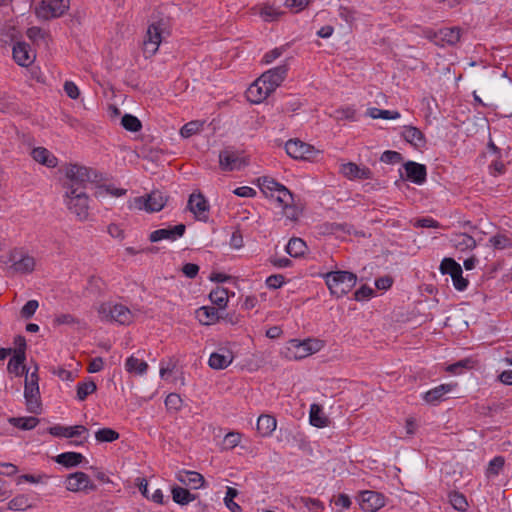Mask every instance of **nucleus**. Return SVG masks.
Wrapping results in <instances>:
<instances>
[{
	"instance_id": "1",
	"label": "nucleus",
	"mask_w": 512,
	"mask_h": 512,
	"mask_svg": "<svg viewBox=\"0 0 512 512\" xmlns=\"http://www.w3.org/2000/svg\"><path fill=\"white\" fill-rule=\"evenodd\" d=\"M0 263L9 275H27L34 272L36 259L23 247H14L0 256Z\"/></svg>"
},
{
	"instance_id": "2",
	"label": "nucleus",
	"mask_w": 512,
	"mask_h": 512,
	"mask_svg": "<svg viewBox=\"0 0 512 512\" xmlns=\"http://www.w3.org/2000/svg\"><path fill=\"white\" fill-rule=\"evenodd\" d=\"M64 204L71 214L83 222L89 218V196L83 186H67L64 194Z\"/></svg>"
},
{
	"instance_id": "3",
	"label": "nucleus",
	"mask_w": 512,
	"mask_h": 512,
	"mask_svg": "<svg viewBox=\"0 0 512 512\" xmlns=\"http://www.w3.org/2000/svg\"><path fill=\"white\" fill-rule=\"evenodd\" d=\"M324 279L330 293L340 298L352 290L357 276L349 271H332L326 273Z\"/></svg>"
},
{
	"instance_id": "4",
	"label": "nucleus",
	"mask_w": 512,
	"mask_h": 512,
	"mask_svg": "<svg viewBox=\"0 0 512 512\" xmlns=\"http://www.w3.org/2000/svg\"><path fill=\"white\" fill-rule=\"evenodd\" d=\"M100 317L106 321H114L121 325H129L134 321V313L123 304L102 303L98 308Z\"/></svg>"
},
{
	"instance_id": "5",
	"label": "nucleus",
	"mask_w": 512,
	"mask_h": 512,
	"mask_svg": "<svg viewBox=\"0 0 512 512\" xmlns=\"http://www.w3.org/2000/svg\"><path fill=\"white\" fill-rule=\"evenodd\" d=\"M39 377L37 369L29 376H26L24 387V398L27 410L33 414H40L42 411V403L39 390Z\"/></svg>"
},
{
	"instance_id": "6",
	"label": "nucleus",
	"mask_w": 512,
	"mask_h": 512,
	"mask_svg": "<svg viewBox=\"0 0 512 512\" xmlns=\"http://www.w3.org/2000/svg\"><path fill=\"white\" fill-rule=\"evenodd\" d=\"M166 27L164 19L153 21L147 29L146 36L143 41V52L146 57L155 55L162 42V33Z\"/></svg>"
},
{
	"instance_id": "7",
	"label": "nucleus",
	"mask_w": 512,
	"mask_h": 512,
	"mask_svg": "<svg viewBox=\"0 0 512 512\" xmlns=\"http://www.w3.org/2000/svg\"><path fill=\"white\" fill-rule=\"evenodd\" d=\"M322 348V342L316 339H305L303 341L293 339L287 347V356L290 359L300 360L306 358Z\"/></svg>"
},
{
	"instance_id": "8",
	"label": "nucleus",
	"mask_w": 512,
	"mask_h": 512,
	"mask_svg": "<svg viewBox=\"0 0 512 512\" xmlns=\"http://www.w3.org/2000/svg\"><path fill=\"white\" fill-rule=\"evenodd\" d=\"M168 197L161 191L154 190L146 196H139L134 198L133 207L137 210H144L146 212H159L164 208Z\"/></svg>"
},
{
	"instance_id": "9",
	"label": "nucleus",
	"mask_w": 512,
	"mask_h": 512,
	"mask_svg": "<svg viewBox=\"0 0 512 512\" xmlns=\"http://www.w3.org/2000/svg\"><path fill=\"white\" fill-rule=\"evenodd\" d=\"M285 150L294 159L309 161L314 160L320 153L314 146L299 139L288 140L285 144Z\"/></svg>"
},
{
	"instance_id": "10",
	"label": "nucleus",
	"mask_w": 512,
	"mask_h": 512,
	"mask_svg": "<svg viewBox=\"0 0 512 512\" xmlns=\"http://www.w3.org/2000/svg\"><path fill=\"white\" fill-rule=\"evenodd\" d=\"M68 7V0H42L35 8V13L38 18L48 20L60 17Z\"/></svg>"
},
{
	"instance_id": "11",
	"label": "nucleus",
	"mask_w": 512,
	"mask_h": 512,
	"mask_svg": "<svg viewBox=\"0 0 512 512\" xmlns=\"http://www.w3.org/2000/svg\"><path fill=\"white\" fill-rule=\"evenodd\" d=\"M442 274H449L452 278L454 287L463 291L468 286V280L462 275L461 266L452 258H444L440 264Z\"/></svg>"
},
{
	"instance_id": "12",
	"label": "nucleus",
	"mask_w": 512,
	"mask_h": 512,
	"mask_svg": "<svg viewBox=\"0 0 512 512\" xmlns=\"http://www.w3.org/2000/svg\"><path fill=\"white\" fill-rule=\"evenodd\" d=\"M65 176L67 178V182L65 183V188L67 186H83L88 183L91 179V170L85 166H81L78 164H70L65 171Z\"/></svg>"
},
{
	"instance_id": "13",
	"label": "nucleus",
	"mask_w": 512,
	"mask_h": 512,
	"mask_svg": "<svg viewBox=\"0 0 512 512\" xmlns=\"http://www.w3.org/2000/svg\"><path fill=\"white\" fill-rule=\"evenodd\" d=\"M65 486L71 492L94 491L96 489V485L84 472H75L68 475Z\"/></svg>"
},
{
	"instance_id": "14",
	"label": "nucleus",
	"mask_w": 512,
	"mask_h": 512,
	"mask_svg": "<svg viewBox=\"0 0 512 512\" xmlns=\"http://www.w3.org/2000/svg\"><path fill=\"white\" fill-rule=\"evenodd\" d=\"M386 504V498L376 491H363L360 494V507L364 512H376Z\"/></svg>"
},
{
	"instance_id": "15",
	"label": "nucleus",
	"mask_w": 512,
	"mask_h": 512,
	"mask_svg": "<svg viewBox=\"0 0 512 512\" xmlns=\"http://www.w3.org/2000/svg\"><path fill=\"white\" fill-rule=\"evenodd\" d=\"M246 165L245 158L241 157L236 151L225 149L219 154V166L223 171L239 170Z\"/></svg>"
},
{
	"instance_id": "16",
	"label": "nucleus",
	"mask_w": 512,
	"mask_h": 512,
	"mask_svg": "<svg viewBox=\"0 0 512 512\" xmlns=\"http://www.w3.org/2000/svg\"><path fill=\"white\" fill-rule=\"evenodd\" d=\"M185 231L186 226L181 223L175 226H169L151 232L149 235V240L153 243L162 240L175 241L176 239L182 237Z\"/></svg>"
},
{
	"instance_id": "17",
	"label": "nucleus",
	"mask_w": 512,
	"mask_h": 512,
	"mask_svg": "<svg viewBox=\"0 0 512 512\" xmlns=\"http://www.w3.org/2000/svg\"><path fill=\"white\" fill-rule=\"evenodd\" d=\"M273 90L269 88L267 82L260 76L247 89L246 97L252 103H260L265 100Z\"/></svg>"
},
{
	"instance_id": "18",
	"label": "nucleus",
	"mask_w": 512,
	"mask_h": 512,
	"mask_svg": "<svg viewBox=\"0 0 512 512\" xmlns=\"http://www.w3.org/2000/svg\"><path fill=\"white\" fill-rule=\"evenodd\" d=\"M12 56L14 61L21 67H29L36 58L29 44L23 41H17L13 45Z\"/></svg>"
},
{
	"instance_id": "19",
	"label": "nucleus",
	"mask_w": 512,
	"mask_h": 512,
	"mask_svg": "<svg viewBox=\"0 0 512 512\" xmlns=\"http://www.w3.org/2000/svg\"><path fill=\"white\" fill-rule=\"evenodd\" d=\"M340 173L349 180H368L373 178L372 171L365 166L348 162L341 165Z\"/></svg>"
},
{
	"instance_id": "20",
	"label": "nucleus",
	"mask_w": 512,
	"mask_h": 512,
	"mask_svg": "<svg viewBox=\"0 0 512 512\" xmlns=\"http://www.w3.org/2000/svg\"><path fill=\"white\" fill-rule=\"evenodd\" d=\"M428 37L437 45H455L460 40L461 30L457 27L443 28Z\"/></svg>"
},
{
	"instance_id": "21",
	"label": "nucleus",
	"mask_w": 512,
	"mask_h": 512,
	"mask_svg": "<svg viewBox=\"0 0 512 512\" xmlns=\"http://www.w3.org/2000/svg\"><path fill=\"white\" fill-rule=\"evenodd\" d=\"M187 207L199 220L207 218L209 205L201 193H192L189 197Z\"/></svg>"
},
{
	"instance_id": "22",
	"label": "nucleus",
	"mask_w": 512,
	"mask_h": 512,
	"mask_svg": "<svg viewBox=\"0 0 512 512\" xmlns=\"http://www.w3.org/2000/svg\"><path fill=\"white\" fill-rule=\"evenodd\" d=\"M287 72L288 66L283 64L264 72L261 77L267 82L269 88L275 91L286 78Z\"/></svg>"
},
{
	"instance_id": "23",
	"label": "nucleus",
	"mask_w": 512,
	"mask_h": 512,
	"mask_svg": "<svg viewBox=\"0 0 512 512\" xmlns=\"http://www.w3.org/2000/svg\"><path fill=\"white\" fill-rule=\"evenodd\" d=\"M406 176L415 184L421 185L426 181L427 169L423 164L414 161H408L404 164Z\"/></svg>"
},
{
	"instance_id": "24",
	"label": "nucleus",
	"mask_w": 512,
	"mask_h": 512,
	"mask_svg": "<svg viewBox=\"0 0 512 512\" xmlns=\"http://www.w3.org/2000/svg\"><path fill=\"white\" fill-rule=\"evenodd\" d=\"M454 387H455V385H453V384H441V385L427 391L423 395V399L426 403L435 405V404L441 402L442 400H444V396L447 393L451 392Z\"/></svg>"
},
{
	"instance_id": "25",
	"label": "nucleus",
	"mask_w": 512,
	"mask_h": 512,
	"mask_svg": "<svg viewBox=\"0 0 512 512\" xmlns=\"http://www.w3.org/2000/svg\"><path fill=\"white\" fill-rule=\"evenodd\" d=\"M402 136L408 143H410L415 148H422L426 144L424 134L415 126H404Z\"/></svg>"
},
{
	"instance_id": "26",
	"label": "nucleus",
	"mask_w": 512,
	"mask_h": 512,
	"mask_svg": "<svg viewBox=\"0 0 512 512\" xmlns=\"http://www.w3.org/2000/svg\"><path fill=\"white\" fill-rule=\"evenodd\" d=\"M234 355L229 350H224L222 352H214L209 357V366L212 369H225L227 368L233 361Z\"/></svg>"
},
{
	"instance_id": "27",
	"label": "nucleus",
	"mask_w": 512,
	"mask_h": 512,
	"mask_svg": "<svg viewBox=\"0 0 512 512\" xmlns=\"http://www.w3.org/2000/svg\"><path fill=\"white\" fill-rule=\"evenodd\" d=\"M196 318L203 325H212L219 322L222 316L215 307L202 306L196 310Z\"/></svg>"
},
{
	"instance_id": "28",
	"label": "nucleus",
	"mask_w": 512,
	"mask_h": 512,
	"mask_svg": "<svg viewBox=\"0 0 512 512\" xmlns=\"http://www.w3.org/2000/svg\"><path fill=\"white\" fill-rule=\"evenodd\" d=\"M87 432V428L83 425H76L65 427L61 425H55L49 428V433L55 437L72 438Z\"/></svg>"
},
{
	"instance_id": "29",
	"label": "nucleus",
	"mask_w": 512,
	"mask_h": 512,
	"mask_svg": "<svg viewBox=\"0 0 512 512\" xmlns=\"http://www.w3.org/2000/svg\"><path fill=\"white\" fill-rule=\"evenodd\" d=\"M276 426L277 421L275 417L268 414L259 416L257 421V431L261 436H270L275 431Z\"/></svg>"
},
{
	"instance_id": "30",
	"label": "nucleus",
	"mask_w": 512,
	"mask_h": 512,
	"mask_svg": "<svg viewBox=\"0 0 512 512\" xmlns=\"http://www.w3.org/2000/svg\"><path fill=\"white\" fill-rule=\"evenodd\" d=\"M32 157L36 162L50 168L57 165V158L44 147L34 148L32 151Z\"/></svg>"
},
{
	"instance_id": "31",
	"label": "nucleus",
	"mask_w": 512,
	"mask_h": 512,
	"mask_svg": "<svg viewBox=\"0 0 512 512\" xmlns=\"http://www.w3.org/2000/svg\"><path fill=\"white\" fill-rule=\"evenodd\" d=\"M309 419L311 425L317 428H324L329 424L328 417L323 413L322 407L318 404L310 406Z\"/></svg>"
},
{
	"instance_id": "32",
	"label": "nucleus",
	"mask_w": 512,
	"mask_h": 512,
	"mask_svg": "<svg viewBox=\"0 0 512 512\" xmlns=\"http://www.w3.org/2000/svg\"><path fill=\"white\" fill-rule=\"evenodd\" d=\"M54 326L67 325L71 327L83 328L85 327V323L70 313H60L56 314L53 319Z\"/></svg>"
},
{
	"instance_id": "33",
	"label": "nucleus",
	"mask_w": 512,
	"mask_h": 512,
	"mask_svg": "<svg viewBox=\"0 0 512 512\" xmlns=\"http://www.w3.org/2000/svg\"><path fill=\"white\" fill-rule=\"evenodd\" d=\"M177 479L185 485H191L194 489L202 487L205 482L204 477L195 471H187L183 474H179Z\"/></svg>"
},
{
	"instance_id": "34",
	"label": "nucleus",
	"mask_w": 512,
	"mask_h": 512,
	"mask_svg": "<svg viewBox=\"0 0 512 512\" xmlns=\"http://www.w3.org/2000/svg\"><path fill=\"white\" fill-rule=\"evenodd\" d=\"M255 9L258 10L262 19L267 22L276 21L283 15V11L270 4H262Z\"/></svg>"
},
{
	"instance_id": "35",
	"label": "nucleus",
	"mask_w": 512,
	"mask_h": 512,
	"mask_svg": "<svg viewBox=\"0 0 512 512\" xmlns=\"http://www.w3.org/2000/svg\"><path fill=\"white\" fill-rule=\"evenodd\" d=\"M452 242L454 246L460 251L472 250L476 247L475 239L466 233L455 234L453 236Z\"/></svg>"
},
{
	"instance_id": "36",
	"label": "nucleus",
	"mask_w": 512,
	"mask_h": 512,
	"mask_svg": "<svg viewBox=\"0 0 512 512\" xmlns=\"http://www.w3.org/2000/svg\"><path fill=\"white\" fill-rule=\"evenodd\" d=\"M56 462L65 467H75L82 463L84 456L77 452H65L56 457Z\"/></svg>"
},
{
	"instance_id": "37",
	"label": "nucleus",
	"mask_w": 512,
	"mask_h": 512,
	"mask_svg": "<svg viewBox=\"0 0 512 512\" xmlns=\"http://www.w3.org/2000/svg\"><path fill=\"white\" fill-rule=\"evenodd\" d=\"M307 250L306 243L297 237H293L289 240L286 246V252L294 258L301 257L305 254Z\"/></svg>"
},
{
	"instance_id": "38",
	"label": "nucleus",
	"mask_w": 512,
	"mask_h": 512,
	"mask_svg": "<svg viewBox=\"0 0 512 512\" xmlns=\"http://www.w3.org/2000/svg\"><path fill=\"white\" fill-rule=\"evenodd\" d=\"M125 369L128 373L143 375L147 372L148 364L134 356H130L125 362Z\"/></svg>"
},
{
	"instance_id": "39",
	"label": "nucleus",
	"mask_w": 512,
	"mask_h": 512,
	"mask_svg": "<svg viewBox=\"0 0 512 512\" xmlns=\"http://www.w3.org/2000/svg\"><path fill=\"white\" fill-rule=\"evenodd\" d=\"M209 299L220 309H224L228 304V290L223 287H216L209 294Z\"/></svg>"
},
{
	"instance_id": "40",
	"label": "nucleus",
	"mask_w": 512,
	"mask_h": 512,
	"mask_svg": "<svg viewBox=\"0 0 512 512\" xmlns=\"http://www.w3.org/2000/svg\"><path fill=\"white\" fill-rule=\"evenodd\" d=\"M8 421L14 427L19 428L21 430H31L35 428L39 423V419L33 416L11 417L9 418Z\"/></svg>"
},
{
	"instance_id": "41",
	"label": "nucleus",
	"mask_w": 512,
	"mask_h": 512,
	"mask_svg": "<svg viewBox=\"0 0 512 512\" xmlns=\"http://www.w3.org/2000/svg\"><path fill=\"white\" fill-rule=\"evenodd\" d=\"M33 507L29 497L24 494H20L11 499L8 503V509L13 511H25Z\"/></svg>"
},
{
	"instance_id": "42",
	"label": "nucleus",
	"mask_w": 512,
	"mask_h": 512,
	"mask_svg": "<svg viewBox=\"0 0 512 512\" xmlns=\"http://www.w3.org/2000/svg\"><path fill=\"white\" fill-rule=\"evenodd\" d=\"M172 498H173L174 502L181 504V505H186V504L190 503L191 501L195 500V495L191 494L185 488L176 486V487L172 488Z\"/></svg>"
},
{
	"instance_id": "43",
	"label": "nucleus",
	"mask_w": 512,
	"mask_h": 512,
	"mask_svg": "<svg viewBox=\"0 0 512 512\" xmlns=\"http://www.w3.org/2000/svg\"><path fill=\"white\" fill-rule=\"evenodd\" d=\"M26 355H23L20 352V355L14 354L13 357L9 360L8 363V371L10 373L15 374L16 376H19L22 374V372L25 370V362Z\"/></svg>"
},
{
	"instance_id": "44",
	"label": "nucleus",
	"mask_w": 512,
	"mask_h": 512,
	"mask_svg": "<svg viewBox=\"0 0 512 512\" xmlns=\"http://www.w3.org/2000/svg\"><path fill=\"white\" fill-rule=\"evenodd\" d=\"M97 389L96 383L93 380L80 382L77 385V398L79 401H84L89 395L93 394Z\"/></svg>"
},
{
	"instance_id": "45",
	"label": "nucleus",
	"mask_w": 512,
	"mask_h": 512,
	"mask_svg": "<svg viewBox=\"0 0 512 512\" xmlns=\"http://www.w3.org/2000/svg\"><path fill=\"white\" fill-rule=\"evenodd\" d=\"M449 502L455 510L460 512H465L468 508L466 497L457 491L449 493Z\"/></svg>"
},
{
	"instance_id": "46",
	"label": "nucleus",
	"mask_w": 512,
	"mask_h": 512,
	"mask_svg": "<svg viewBox=\"0 0 512 512\" xmlns=\"http://www.w3.org/2000/svg\"><path fill=\"white\" fill-rule=\"evenodd\" d=\"M120 437L119 433L112 428H101L95 432V439L98 442H114Z\"/></svg>"
},
{
	"instance_id": "47",
	"label": "nucleus",
	"mask_w": 512,
	"mask_h": 512,
	"mask_svg": "<svg viewBox=\"0 0 512 512\" xmlns=\"http://www.w3.org/2000/svg\"><path fill=\"white\" fill-rule=\"evenodd\" d=\"M127 192L126 189L123 188H116L112 185H102L98 187V190L96 192V196L100 198H105L106 196L110 195L112 197H121L125 195Z\"/></svg>"
},
{
	"instance_id": "48",
	"label": "nucleus",
	"mask_w": 512,
	"mask_h": 512,
	"mask_svg": "<svg viewBox=\"0 0 512 512\" xmlns=\"http://www.w3.org/2000/svg\"><path fill=\"white\" fill-rule=\"evenodd\" d=\"M203 124V122L198 120L190 121L180 129V135L183 138H189L199 133L203 129Z\"/></svg>"
},
{
	"instance_id": "49",
	"label": "nucleus",
	"mask_w": 512,
	"mask_h": 512,
	"mask_svg": "<svg viewBox=\"0 0 512 512\" xmlns=\"http://www.w3.org/2000/svg\"><path fill=\"white\" fill-rule=\"evenodd\" d=\"M494 249L503 250L512 247V240L505 234H496L489 239Z\"/></svg>"
},
{
	"instance_id": "50",
	"label": "nucleus",
	"mask_w": 512,
	"mask_h": 512,
	"mask_svg": "<svg viewBox=\"0 0 512 512\" xmlns=\"http://www.w3.org/2000/svg\"><path fill=\"white\" fill-rule=\"evenodd\" d=\"M122 126L131 132H138L142 128L141 121L131 114H125L121 119Z\"/></svg>"
},
{
	"instance_id": "51",
	"label": "nucleus",
	"mask_w": 512,
	"mask_h": 512,
	"mask_svg": "<svg viewBox=\"0 0 512 512\" xmlns=\"http://www.w3.org/2000/svg\"><path fill=\"white\" fill-rule=\"evenodd\" d=\"M276 195L271 194L272 197H275L276 201L282 206L291 204L293 202V195L292 193L282 184L280 187L275 191Z\"/></svg>"
},
{
	"instance_id": "52",
	"label": "nucleus",
	"mask_w": 512,
	"mask_h": 512,
	"mask_svg": "<svg viewBox=\"0 0 512 512\" xmlns=\"http://www.w3.org/2000/svg\"><path fill=\"white\" fill-rule=\"evenodd\" d=\"M26 35L31 41L35 43H38L39 41H44L47 44L48 33L47 31L43 30L40 27H30L27 30Z\"/></svg>"
},
{
	"instance_id": "53",
	"label": "nucleus",
	"mask_w": 512,
	"mask_h": 512,
	"mask_svg": "<svg viewBox=\"0 0 512 512\" xmlns=\"http://www.w3.org/2000/svg\"><path fill=\"white\" fill-rule=\"evenodd\" d=\"M242 435L239 432H229L223 439V448L231 450L241 442Z\"/></svg>"
},
{
	"instance_id": "54",
	"label": "nucleus",
	"mask_w": 512,
	"mask_h": 512,
	"mask_svg": "<svg viewBox=\"0 0 512 512\" xmlns=\"http://www.w3.org/2000/svg\"><path fill=\"white\" fill-rule=\"evenodd\" d=\"M298 504H302L309 510L313 512H321L323 509V504L318 500L310 497H300L299 499H296Z\"/></svg>"
},
{
	"instance_id": "55",
	"label": "nucleus",
	"mask_w": 512,
	"mask_h": 512,
	"mask_svg": "<svg viewBox=\"0 0 512 512\" xmlns=\"http://www.w3.org/2000/svg\"><path fill=\"white\" fill-rule=\"evenodd\" d=\"M505 464V459L502 456H497L493 458L488 465L487 468V475L488 476H496L499 474V472L502 470Z\"/></svg>"
},
{
	"instance_id": "56",
	"label": "nucleus",
	"mask_w": 512,
	"mask_h": 512,
	"mask_svg": "<svg viewBox=\"0 0 512 512\" xmlns=\"http://www.w3.org/2000/svg\"><path fill=\"white\" fill-rule=\"evenodd\" d=\"M39 306V303L37 300H29L21 309V316L25 319H29L32 317L37 308Z\"/></svg>"
},
{
	"instance_id": "57",
	"label": "nucleus",
	"mask_w": 512,
	"mask_h": 512,
	"mask_svg": "<svg viewBox=\"0 0 512 512\" xmlns=\"http://www.w3.org/2000/svg\"><path fill=\"white\" fill-rule=\"evenodd\" d=\"M182 399L176 393H170L165 399V405L168 409L179 410L181 408Z\"/></svg>"
},
{
	"instance_id": "58",
	"label": "nucleus",
	"mask_w": 512,
	"mask_h": 512,
	"mask_svg": "<svg viewBox=\"0 0 512 512\" xmlns=\"http://www.w3.org/2000/svg\"><path fill=\"white\" fill-rule=\"evenodd\" d=\"M402 159V156L399 152L387 150L382 153L380 160L384 163H398Z\"/></svg>"
},
{
	"instance_id": "59",
	"label": "nucleus",
	"mask_w": 512,
	"mask_h": 512,
	"mask_svg": "<svg viewBox=\"0 0 512 512\" xmlns=\"http://www.w3.org/2000/svg\"><path fill=\"white\" fill-rule=\"evenodd\" d=\"M64 91L67 94V96L71 99H78L80 96V91L77 85L72 81H66L64 83Z\"/></svg>"
},
{
	"instance_id": "60",
	"label": "nucleus",
	"mask_w": 512,
	"mask_h": 512,
	"mask_svg": "<svg viewBox=\"0 0 512 512\" xmlns=\"http://www.w3.org/2000/svg\"><path fill=\"white\" fill-rule=\"evenodd\" d=\"M284 284V276L281 274H274L266 279V285L271 289L280 288Z\"/></svg>"
},
{
	"instance_id": "61",
	"label": "nucleus",
	"mask_w": 512,
	"mask_h": 512,
	"mask_svg": "<svg viewBox=\"0 0 512 512\" xmlns=\"http://www.w3.org/2000/svg\"><path fill=\"white\" fill-rule=\"evenodd\" d=\"M309 4V0H286L285 5L294 12L302 11Z\"/></svg>"
},
{
	"instance_id": "62",
	"label": "nucleus",
	"mask_w": 512,
	"mask_h": 512,
	"mask_svg": "<svg viewBox=\"0 0 512 512\" xmlns=\"http://www.w3.org/2000/svg\"><path fill=\"white\" fill-rule=\"evenodd\" d=\"M416 227H423V228H439L441 225L438 221L434 220L431 217H425L418 219L415 223Z\"/></svg>"
},
{
	"instance_id": "63",
	"label": "nucleus",
	"mask_w": 512,
	"mask_h": 512,
	"mask_svg": "<svg viewBox=\"0 0 512 512\" xmlns=\"http://www.w3.org/2000/svg\"><path fill=\"white\" fill-rule=\"evenodd\" d=\"M280 185L281 184L276 182L274 179L264 177L261 182V189L262 191L268 190L271 192H275L280 187Z\"/></svg>"
},
{
	"instance_id": "64",
	"label": "nucleus",
	"mask_w": 512,
	"mask_h": 512,
	"mask_svg": "<svg viewBox=\"0 0 512 512\" xmlns=\"http://www.w3.org/2000/svg\"><path fill=\"white\" fill-rule=\"evenodd\" d=\"M182 272L188 278H194L199 272V266L194 263H187L182 267Z\"/></svg>"
}]
</instances>
